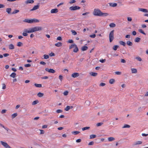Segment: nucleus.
Segmentation results:
<instances>
[{
	"instance_id": "1",
	"label": "nucleus",
	"mask_w": 148,
	"mask_h": 148,
	"mask_svg": "<svg viewBox=\"0 0 148 148\" xmlns=\"http://www.w3.org/2000/svg\"><path fill=\"white\" fill-rule=\"evenodd\" d=\"M23 21L29 23H34L39 22V21L38 20L35 18L31 19H25Z\"/></svg>"
},
{
	"instance_id": "2",
	"label": "nucleus",
	"mask_w": 148,
	"mask_h": 148,
	"mask_svg": "<svg viewBox=\"0 0 148 148\" xmlns=\"http://www.w3.org/2000/svg\"><path fill=\"white\" fill-rule=\"evenodd\" d=\"M101 11L98 9H95L93 12V14L94 15L96 16H100Z\"/></svg>"
},
{
	"instance_id": "3",
	"label": "nucleus",
	"mask_w": 148,
	"mask_h": 148,
	"mask_svg": "<svg viewBox=\"0 0 148 148\" xmlns=\"http://www.w3.org/2000/svg\"><path fill=\"white\" fill-rule=\"evenodd\" d=\"M114 30L112 31L109 34V37L110 42H111L114 39Z\"/></svg>"
},
{
	"instance_id": "4",
	"label": "nucleus",
	"mask_w": 148,
	"mask_h": 148,
	"mask_svg": "<svg viewBox=\"0 0 148 148\" xmlns=\"http://www.w3.org/2000/svg\"><path fill=\"white\" fill-rule=\"evenodd\" d=\"M0 143L5 148H12L9 145L6 143L4 142L3 141H1Z\"/></svg>"
},
{
	"instance_id": "5",
	"label": "nucleus",
	"mask_w": 148,
	"mask_h": 148,
	"mask_svg": "<svg viewBox=\"0 0 148 148\" xmlns=\"http://www.w3.org/2000/svg\"><path fill=\"white\" fill-rule=\"evenodd\" d=\"M80 9V7L77 6H71L70 7L69 9L71 11H74L77 10H79Z\"/></svg>"
},
{
	"instance_id": "6",
	"label": "nucleus",
	"mask_w": 148,
	"mask_h": 148,
	"mask_svg": "<svg viewBox=\"0 0 148 148\" xmlns=\"http://www.w3.org/2000/svg\"><path fill=\"white\" fill-rule=\"evenodd\" d=\"M24 32H27V33H31L35 32L34 27L29 28L27 29H25L24 30Z\"/></svg>"
},
{
	"instance_id": "7",
	"label": "nucleus",
	"mask_w": 148,
	"mask_h": 148,
	"mask_svg": "<svg viewBox=\"0 0 148 148\" xmlns=\"http://www.w3.org/2000/svg\"><path fill=\"white\" fill-rule=\"evenodd\" d=\"M46 71H47L50 73H55V71L53 69H50L46 68L45 69Z\"/></svg>"
},
{
	"instance_id": "8",
	"label": "nucleus",
	"mask_w": 148,
	"mask_h": 148,
	"mask_svg": "<svg viewBox=\"0 0 148 148\" xmlns=\"http://www.w3.org/2000/svg\"><path fill=\"white\" fill-rule=\"evenodd\" d=\"M34 32L41 31L42 30V28L40 27H34Z\"/></svg>"
},
{
	"instance_id": "9",
	"label": "nucleus",
	"mask_w": 148,
	"mask_h": 148,
	"mask_svg": "<svg viewBox=\"0 0 148 148\" xmlns=\"http://www.w3.org/2000/svg\"><path fill=\"white\" fill-rule=\"evenodd\" d=\"M58 12V10L57 9L55 8L52 9L51 11V13H56Z\"/></svg>"
},
{
	"instance_id": "10",
	"label": "nucleus",
	"mask_w": 148,
	"mask_h": 148,
	"mask_svg": "<svg viewBox=\"0 0 148 148\" xmlns=\"http://www.w3.org/2000/svg\"><path fill=\"white\" fill-rule=\"evenodd\" d=\"M39 8V5H37L34 6L33 8L31 9L30 11H32L34 10H35L38 9Z\"/></svg>"
},
{
	"instance_id": "11",
	"label": "nucleus",
	"mask_w": 148,
	"mask_h": 148,
	"mask_svg": "<svg viewBox=\"0 0 148 148\" xmlns=\"http://www.w3.org/2000/svg\"><path fill=\"white\" fill-rule=\"evenodd\" d=\"M138 10L139 11L142 12H148V10L145 9L139 8Z\"/></svg>"
},
{
	"instance_id": "12",
	"label": "nucleus",
	"mask_w": 148,
	"mask_h": 148,
	"mask_svg": "<svg viewBox=\"0 0 148 148\" xmlns=\"http://www.w3.org/2000/svg\"><path fill=\"white\" fill-rule=\"evenodd\" d=\"M79 75V74L78 73H73L72 75L71 76L74 78L77 77H78Z\"/></svg>"
},
{
	"instance_id": "13",
	"label": "nucleus",
	"mask_w": 148,
	"mask_h": 148,
	"mask_svg": "<svg viewBox=\"0 0 148 148\" xmlns=\"http://www.w3.org/2000/svg\"><path fill=\"white\" fill-rule=\"evenodd\" d=\"M108 15L109 14L107 13H103L101 12L100 16H106Z\"/></svg>"
},
{
	"instance_id": "14",
	"label": "nucleus",
	"mask_w": 148,
	"mask_h": 148,
	"mask_svg": "<svg viewBox=\"0 0 148 148\" xmlns=\"http://www.w3.org/2000/svg\"><path fill=\"white\" fill-rule=\"evenodd\" d=\"M34 2L33 0H27L25 1V3L26 4L29 3H32Z\"/></svg>"
},
{
	"instance_id": "15",
	"label": "nucleus",
	"mask_w": 148,
	"mask_h": 148,
	"mask_svg": "<svg viewBox=\"0 0 148 148\" xmlns=\"http://www.w3.org/2000/svg\"><path fill=\"white\" fill-rule=\"evenodd\" d=\"M109 5L110 6L114 7L116 6L117 5V4L116 3H109Z\"/></svg>"
},
{
	"instance_id": "16",
	"label": "nucleus",
	"mask_w": 148,
	"mask_h": 148,
	"mask_svg": "<svg viewBox=\"0 0 148 148\" xmlns=\"http://www.w3.org/2000/svg\"><path fill=\"white\" fill-rule=\"evenodd\" d=\"M73 50V51L75 53L77 52L79 50V49L77 45L75 46Z\"/></svg>"
},
{
	"instance_id": "17",
	"label": "nucleus",
	"mask_w": 148,
	"mask_h": 148,
	"mask_svg": "<svg viewBox=\"0 0 148 148\" xmlns=\"http://www.w3.org/2000/svg\"><path fill=\"white\" fill-rule=\"evenodd\" d=\"M55 45L57 47H60L62 46V43L61 42H58L56 43Z\"/></svg>"
},
{
	"instance_id": "18",
	"label": "nucleus",
	"mask_w": 148,
	"mask_h": 148,
	"mask_svg": "<svg viewBox=\"0 0 148 148\" xmlns=\"http://www.w3.org/2000/svg\"><path fill=\"white\" fill-rule=\"evenodd\" d=\"M132 73H137V71L136 69L132 68L131 69Z\"/></svg>"
},
{
	"instance_id": "19",
	"label": "nucleus",
	"mask_w": 148,
	"mask_h": 148,
	"mask_svg": "<svg viewBox=\"0 0 148 148\" xmlns=\"http://www.w3.org/2000/svg\"><path fill=\"white\" fill-rule=\"evenodd\" d=\"M108 140L109 141H114L115 140V138L113 137H110L108 138Z\"/></svg>"
},
{
	"instance_id": "20",
	"label": "nucleus",
	"mask_w": 148,
	"mask_h": 148,
	"mask_svg": "<svg viewBox=\"0 0 148 148\" xmlns=\"http://www.w3.org/2000/svg\"><path fill=\"white\" fill-rule=\"evenodd\" d=\"M88 49V47H87L84 46L81 49L82 51H85L87 50Z\"/></svg>"
},
{
	"instance_id": "21",
	"label": "nucleus",
	"mask_w": 148,
	"mask_h": 148,
	"mask_svg": "<svg viewBox=\"0 0 148 148\" xmlns=\"http://www.w3.org/2000/svg\"><path fill=\"white\" fill-rule=\"evenodd\" d=\"M10 76L11 77L14 78L16 77V73L13 72L12 73Z\"/></svg>"
},
{
	"instance_id": "22",
	"label": "nucleus",
	"mask_w": 148,
	"mask_h": 148,
	"mask_svg": "<svg viewBox=\"0 0 148 148\" xmlns=\"http://www.w3.org/2000/svg\"><path fill=\"white\" fill-rule=\"evenodd\" d=\"M119 43L121 45H122L124 46H125L126 45V43L122 41H120L119 42Z\"/></svg>"
},
{
	"instance_id": "23",
	"label": "nucleus",
	"mask_w": 148,
	"mask_h": 148,
	"mask_svg": "<svg viewBox=\"0 0 148 148\" xmlns=\"http://www.w3.org/2000/svg\"><path fill=\"white\" fill-rule=\"evenodd\" d=\"M9 49H13L14 48V45L12 44L10 45L9 46Z\"/></svg>"
},
{
	"instance_id": "24",
	"label": "nucleus",
	"mask_w": 148,
	"mask_h": 148,
	"mask_svg": "<svg viewBox=\"0 0 148 148\" xmlns=\"http://www.w3.org/2000/svg\"><path fill=\"white\" fill-rule=\"evenodd\" d=\"M12 9L11 8H7L6 9V12L8 14H10L11 13V11Z\"/></svg>"
},
{
	"instance_id": "25",
	"label": "nucleus",
	"mask_w": 148,
	"mask_h": 148,
	"mask_svg": "<svg viewBox=\"0 0 148 148\" xmlns=\"http://www.w3.org/2000/svg\"><path fill=\"white\" fill-rule=\"evenodd\" d=\"M90 74L93 76H96L97 75V73H96L92 72L90 73Z\"/></svg>"
},
{
	"instance_id": "26",
	"label": "nucleus",
	"mask_w": 148,
	"mask_h": 148,
	"mask_svg": "<svg viewBox=\"0 0 148 148\" xmlns=\"http://www.w3.org/2000/svg\"><path fill=\"white\" fill-rule=\"evenodd\" d=\"M142 143V142L140 141H138L135 142L134 143L135 145L141 144Z\"/></svg>"
},
{
	"instance_id": "27",
	"label": "nucleus",
	"mask_w": 148,
	"mask_h": 148,
	"mask_svg": "<svg viewBox=\"0 0 148 148\" xmlns=\"http://www.w3.org/2000/svg\"><path fill=\"white\" fill-rule=\"evenodd\" d=\"M116 26V24L114 23H110L109 25V26L110 27H115Z\"/></svg>"
},
{
	"instance_id": "28",
	"label": "nucleus",
	"mask_w": 148,
	"mask_h": 148,
	"mask_svg": "<svg viewBox=\"0 0 148 148\" xmlns=\"http://www.w3.org/2000/svg\"><path fill=\"white\" fill-rule=\"evenodd\" d=\"M140 38L138 37H137L135 39L134 41L135 42H140Z\"/></svg>"
},
{
	"instance_id": "29",
	"label": "nucleus",
	"mask_w": 148,
	"mask_h": 148,
	"mask_svg": "<svg viewBox=\"0 0 148 148\" xmlns=\"http://www.w3.org/2000/svg\"><path fill=\"white\" fill-rule=\"evenodd\" d=\"M44 95V94L40 92L38 93L37 94V96L39 97H42Z\"/></svg>"
},
{
	"instance_id": "30",
	"label": "nucleus",
	"mask_w": 148,
	"mask_h": 148,
	"mask_svg": "<svg viewBox=\"0 0 148 148\" xmlns=\"http://www.w3.org/2000/svg\"><path fill=\"white\" fill-rule=\"evenodd\" d=\"M115 81V80L113 79H110L109 81V83L110 84H113Z\"/></svg>"
},
{
	"instance_id": "31",
	"label": "nucleus",
	"mask_w": 148,
	"mask_h": 148,
	"mask_svg": "<svg viewBox=\"0 0 148 148\" xmlns=\"http://www.w3.org/2000/svg\"><path fill=\"white\" fill-rule=\"evenodd\" d=\"M126 43L127 45L129 46H132L133 45L132 43L129 41H127Z\"/></svg>"
},
{
	"instance_id": "32",
	"label": "nucleus",
	"mask_w": 148,
	"mask_h": 148,
	"mask_svg": "<svg viewBox=\"0 0 148 148\" xmlns=\"http://www.w3.org/2000/svg\"><path fill=\"white\" fill-rule=\"evenodd\" d=\"M76 45L75 44L71 45L69 46V48L70 49H71L73 48H74Z\"/></svg>"
},
{
	"instance_id": "33",
	"label": "nucleus",
	"mask_w": 148,
	"mask_h": 148,
	"mask_svg": "<svg viewBox=\"0 0 148 148\" xmlns=\"http://www.w3.org/2000/svg\"><path fill=\"white\" fill-rule=\"evenodd\" d=\"M119 47V46L117 45H115L113 47V49L114 50H116L117 48Z\"/></svg>"
},
{
	"instance_id": "34",
	"label": "nucleus",
	"mask_w": 148,
	"mask_h": 148,
	"mask_svg": "<svg viewBox=\"0 0 148 148\" xmlns=\"http://www.w3.org/2000/svg\"><path fill=\"white\" fill-rule=\"evenodd\" d=\"M19 12V11L18 10H15L12 12V14H15L16 13L18 12Z\"/></svg>"
},
{
	"instance_id": "35",
	"label": "nucleus",
	"mask_w": 148,
	"mask_h": 148,
	"mask_svg": "<svg viewBox=\"0 0 148 148\" xmlns=\"http://www.w3.org/2000/svg\"><path fill=\"white\" fill-rule=\"evenodd\" d=\"M139 32L143 34L144 35H146V34L144 32L143 30L141 29H140L138 30Z\"/></svg>"
},
{
	"instance_id": "36",
	"label": "nucleus",
	"mask_w": 148,
	"mask_h": 148,
	"mask_svg": "<svg viewBox=\"0 0 148 148\" xmlns=\"http://www.w3.org/2000/svg\"><path fill=\"white\" fill-rule=\"evenodd\" d=\"M17 115V113H15L13 114L12 115V119H13L14 118H15L16 116Z\"/></svg>"
},
{
	"instance_id": "37",
	"label": "nucleus",
	"mask_w": 148,
	"mask_h": 148,
	"mask_svg": "<svg viewBox=\"0 0 148 148\" xmlns=\"http://www.w3.org/2000/svg\"><path fill=\"white\" fill-rule=\"evenodd\" d=\"M35 86L37 87L38 88H40L42 87V85L41 84H34Z\"/></svg>"
},
{
	"instance_id": "38",
	"label": "nucleus",
	"mask_w": 148,
	"mask_h": 148,
	"mask_svg": "<svg viewBox=\"0 0 148 148\" xmlns=\"http://www.w3.org/2000/svg\"><path fill=\"white\" fill-rule=\"evenodd\" d=\"M130 126L129 125L127 124H125L123 127H122V128H130Z\"/></svg>"
},
{
	"instance_id": "39",
	"label": "nucleus",
	"mask_w": 148,
	"mask_h": 148,
	"mask_svg": "<svg viewBox=\"0 0 148 148\" xmlns=\"http://www.w3.org/2000/svg\"><path fill=\"white\" fill-rule=\"evenodd\" d=\"M71 109V107L69 106H67L64 110L66 111H68Z\"/></svg>"
},
{
	"instance_id": "40",
	"label": "nucleus",
	"mask_w": 148,
	"mask_h": 148,
	"mask_svg": "<svg viewBox=\"0 0 148 148\" xmlns=\"http://www.w3.org/2000/svg\"><path fill=\"white\" fill-rule=\"evenodd\" d=\"M40 1L42 3H47L48 2L47 0H41Z\"/></svg>"
},
{
	"instance_id": "41",
	"label": "nucleus",
	"mask_w": 148,
	"mask_h": 148,
	"mask_svg": "<svg viewBox=\"0 0 148 148\" xmlns=\"http://www.w3.org/2000/svg\"><path fill=\"white\" fill-rule=\"evenodd\" d=\"M96 137V136L95 135L92 134L90 136V138L92 139Z\"/></svg>"
},
{
	"instance_id": "42",
	"label": "nucleus",
	"mask_w": 148,
	"mask_h": 148,
	"mask_svg": "<svg viewBox=\"0 0 148 148\" xmlns=\"http://www.w3.org/2000/svg\"><path fill=\"white\" fill-rule=\"evenodd\" d=\"M38 100H36L34 101L32 103V104L33 105H35L37 103H38Z\"/></svg>"
},
{
	"instance_id": "43",
	"label": "nucleus",
	"mask_w": 148,
	"mask_h": 148,
	"mask_svg": "<svg viewBox=\"0 0 148 148\" xmlns=\"http://www.w3.org/2000/svg\"><path fill=\"white\" fill-rule=\"evenodd\" d=\"M90 127H84L82 128V129L83 131H84L86 130L89 129L90 128Z\"/></svg>"
},
{
	"instance_id": "44",
	"label": "nucleus",
	"mask_w": 148,
	"mask_h": 148,
	"mask_svg": "<svg viewBox=\"0 0 148 148\" xmlns=\"http://www.w3.org/2000/svg\"><path fill=\"white\" fill-rule=\"evenodd\" d=\"M23 45V44H22V43L21 42H18L17 43V46L18 47H20L21 46Z\"/></svg>"
},
{
	"instance_id": "45",
	"label": "nucleus",
	"mask_w": 148,
	"mask_h": 148,
	"mask_svg": "<svg viewBox=\"0 0 148 148\" xmlns=\"http://www.w3.org/2000/svg\"><path fill=\"white\" fill-rule=\"evenodd\" d=\"M76 2V1L75 0H71L69 2V3L70 4H72L75 3Z\"/></svg>"
},
{
	"instance_id": "46",
	"label": "nucleus",
	"mask_w": 148,
	"mask_h": 148,
	"mask_svg": "<svg viewBox=\"0 0 148 148\" xmlns=\"http://www.w3.org/2000/svg\"><path fill=\"white\" fill-rule=\"evenodd\" d=\"M44 58L45 59H47L49 58V56L48 55L45 54L44 55Z\"/></svg>"
},
{
	"instance_id": "47",
	"label": "nucleus",
	"mask_w": 148,
	"mask_h": 148,
	"mask_svg": "<svg viewBox=\"0 0 148 148\" xmlns=\"http://www.w3.org/2000/svg\"><path fill=\"white\" fill-rule=\"evenodd\" d=\"M80 133L79 132L77 131H74L73 132H72L73 134H74V135H76Z\"/></svg>"
},
{
	"instance_id": "48",
	"label": "nucleus",
	"mask_w": 148,
	"mask_h": 148,
	"mask_svg": "<svg viewBox=\"0 0 148 148\" xmlns=\"http://www.w3.org/2000/svg\"><path fill=\"white\" fill-rule=\"evenodd\" d=\"M115 74L117 75H120L122 73L120 71H116L115 72Z\"/></svg>"
},
{
	"instance_id": "49",
	"label": "nucleus",
	"mask_w": 148,
	"mask_h": 148,
	"mask_svg": "<svg viewBox=\"0 0 148 148\" xmlns=\"http://www.w3.org/2000/svg\"><path fill=\"white\" fill-rule=\"evenodd\" d=\"M62 111H63L62 110L59 109L56 110V112L58 113L62 112Z\"/></svg>"
},
{
	"instance_id": "50",
	"label": "nucleus",
	"mask_w": 148,
	"mask_h": 148,
	"mask_svg": "<svg viewBox=\"0 0 148 148\" xmlns=\"http://www.w3.org/2000/svg\"><path fill=\"white\" fill-rule=\"evenodd\" d=\"M27 32H23L22 33V35L25 36H26L28 35V34H27Z\"/></svg>"
},
{
	"instance_id": "51",
	"label": "nucleus",
	"mask_w": 148,
	"mask_h": 148,
	"mask_svg": "<svg viewBox=\"0 0 148 148\" xmlns=\"http://www.w3.org/2000/svg\"><path fill=\"white\" fill-rule=\"evenodd\" d=\"M99 62H101V63H104L106 61V59H101V60H99Z\"/></svg>"
},
{
	"instance_id": "52",
	"label": "nucleus",
	"mask_w": 148,
	"mask_h": 148,
	"mask_svg": "<svg viewBox=\"0 0 148 148\" xmlns=\"http://www.w3.org/2000/svg\"><path fill=\"white\" fill-rule=\"evenodd\" d=\"M103 124V123H98L97 124V126H98V127L99 126H101Z\"/></svg>"
},
{
	"instance_id": "53",
	"label": "nucleus",
	"mask_w": 148,
	"mask_h": 148,
	"mask_svg": "<svg viewBox=\"0 0 148 148\" xmlns=\"http://www.w3.org/2000/svg\"><path fill=\"white\" fill-rule=\"evenodd\" d=\"M71 32L73 35H75L77 34V32L75 31L74 30H71Z\"/></svg>"
},
{
	"instance_id": "54",
	"label": "nucleus",
	"mask_w": 148,
	"mask_h": 148,
	"mask_svg": "<svg viewBox=\"0 0 148 148\" xmlns=\"http://www.w3.org/2000/svg\"><path fill=\"white\" fill-rule=\"evenodd\" d=\"M68 94V92L67 91H66L64 92L63 94L64 95L66 96Z\"/></svg>"
},
{
	"instance_id": "55",
	"label": "nucleus",
	"mask_w": 148,
	"mask_h": 148,
	"mask_svg": "<svg viewBox=\"0 0 148 148\" xmlns=\"http://www.w3.org/2000/svg\"><path fill=\"white\" fill-rule=\"evenodd\" d=\"M136 59H137L138 61H141L142 60L141 58L139 57L136 58Z\"/></svg>"
},
{
	"instance_id": "56",
	"label": "nucleus",
	"mask_w": 148,
	"mask_h": 148,
	"mask_svg": "<svg viewBox=\"0 0 148 148\" xmlns=\"http://www.w3.org/2000/svg\"><path fill=\"white\" fill-rule=\"evenodd\" d=\"M59 78L61 81H62V80L63 79V77L62 75H60L59 76Z\"/></svg>"
},
{
	"instance_id": "57",
	"label": "nucleus",
	"mask_w": 148,
	"mask_h": 148,
	"mask_svg": "<svg viewBox=\"0 0 148 148\" xmlns=\"http://www.w3.org/2000/svg\"><path fill=\"white\" fill-rule=\"evenodd\" d=\"M68 42L70 43H73V41L72 40H69L68 41Z\"/></svg>"
},
{
	"instance_id": "58",
	"label": "nucleus",
	"mask_w": 148,
	"mask_h": 148,
	"mask_svg": "<svg viewBox=\"0 0 148 148\" xmlns=\"http://www.w3.org/2000/svg\"><path fill=\"white\" fill-rule=\"evenodd\" d=\"M90 36L92 38H95L96 36V35L95 34H94L92 35H90Z\"/></svg>"
},
{
	"instance_id": "59",
	"label": "nucleus",
	"mask_w": 148,
	"mask_h": 148,
	"mask_svg": "<svg viewBox=\"0 0 148 148\" xmlns=\"http://www.w3.org/2000/svg\"><path fill=\"white\" fill-rule=\"evenodd\" d=\"M6 85L4 84H2V88L3 89H5L6 88Z\"/></svg>"
},
{
	"instance_id": "60",
	"label": "nucleus",
	"mask_w": 148,
	"mask_h": 148,
	"mask_svg": "<svg viewBox=\"0 0 148 148\" xmlns=\"http://www.w3.org/2000/svg\"><path fill=\"white\" fill-rule=\"evenodd\" d=\"M31 65L29 64H28L25 65V66L26 67H27L30 66Z\"/></svg>"
},
{
	"instance_id": "61",
	"label": "nucleus",
	"mask_w": 148,
	"mask_h": 148,
	"mask_svg": "<svg viewBox=\"0 0 148 148\" xmlns=\"http://www.w3.org/2000/svg\"><path fill=\"white\" fill-rule=\"evenodd\" d=\"M9 55V54L8 53H4L3 54V56L5 57H6L8 56Z\"/></svg>"
},
{
	"instance_id": "62",
	"label": "nucleus",
	"mask_w": 148,
	"mask_h": 148,
	"mask_svg": "<svg viewBox=\"0 0 148 148\" xmlns=\"http://www.w3.org/2000/svg\"><path fill=\"white\" fill-rule=\"evenodd\" d=\"M57 40H62V38L61 37L59 36L57 38Z\"/></svg>"
},
{
	"instance_id": "63",
	"label": "nucleus",
	"mask_w": 148,
	"mask_h": 148,
	"mask_svg": "<svg viewBox=\"0 0 148 148\" xmlns=\"http://www.w3.org/2000/svg\"><path fill=\"white\" fill-rule=\"evenodd\" d=\"M106 85V84L103 83H101L100 84L99 86H103Z\"/></svg>"
},
{
	"instance_id": "64",
	"label": "nucleus",
	"mask_w": 148,
	"mask_h": 148,
	"mask_svg": "<svg viewBox=\"0 0 148 148\" xmlns=\"http://www.w3.org/2000/svg\"><path fill=\"white\" fill-rule=\"evenodd\" d=\"M94 144V142H93V141H91L90 142V143H89L88 145H92Z\"/></svg>"
}]
</instances>
